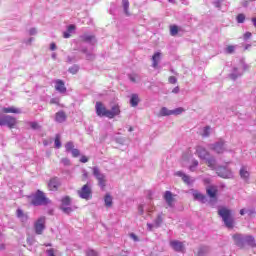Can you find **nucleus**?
<instances>
[{
	"mask_svg": "<svg viewBox=\"0 0 256 256\" xmlns=\"http://www.w3.org/2000/svg\"><path fill=\"white\" fill-rule=\"evenodd\" d=\"M218 215L221 217L227 229H233V227H235V218H233V213L230 209L225 207L219 208Z\"/></svg>",
	"mask_w": 256,
	"mask_h": 256,
	"instance_id": "1",
	"label": "nucleus"
},
{
	"mask_svg": "<svg viewBox=\"0 0 256 256\" xmlns=\"http://www.w3.org/2000/svg\"><path fill=\"white\" fill-rule=\"evenodd\" d=\"M30 199L31 205H34V207H41L51 203V200L41 190H37L35 194H32Z\"/></svg>",
	"mask_w": 256,
	"mask_h": 256,
	"instance_id": "2",
	"label": "nucleus"
},
{
	"mask_svg": "<svg viewBox=\"0 0 256 256\" xmlns=\"http://www.w3.org/2000/svg\"><path fill=\"white\" fill-rule=\"evenodd\" d=\"M233 239L235 241V244L237 247H255V238L253 236H244L243 234H235L233 236Z\"/></svg>",
	"mask_w": 256,
	"mask_h": 256,
	"instance_id": "3",
	"label": "nucleus"
},
{
	"mask_svg": "<svg viewBox=\"0 0 256 256\" xmlns=\"http://www.w3.org/2000/svg\"><path fill=\"white\" fill-rule=\"evenodd\" d=\"M92 173L95 179H97L99 187L102 190L105 189V187H107V176L104 173H102L99 167L97 166H94L92 168Z\"/></svg>",
	"mask_w": 256,
	"mask_h": 256,
	"instance_id": "4",
	"label": "nucleus"
},
{
	"mask_svg": "<svg viewBox=\"0 0 256 256\" xmlns=\"http://www.w3.org/2000/svg\"><path fill=\"white\" fill-rule=\"evenodd\" d=\"M209 149L218 155H222V153H226V151H228L227 142L221 138L217 142L210 144Z\"/></svg>",
	"mask_w": 256,
	"mask_h": 256,
	"instance_id": "5",
	"label": "nucleus"
},
{
	"mask_svg": "<svg viewBox=\"0 0 256 256\" xmlns=\"http://www.w3.org/2000/svg\"><path fill=\"white\" fill-rule=\"evenodd\" d=\"M77 195L80 199H85V201H89V199L93 198V190L91 189V184L87 183L80 190L77 191Z\"/></svg>",
	"mask_w": 256,
	"mask_h": 256,
	"instance_id": "6",
	"label": "nucleus"
},
{
	"mask_svg": "<svg viewBox=\"0 0 256 256\" xmlns=\"http://www.w3.org/2000/svg\"><path fill=\"white\" fill-rule=\"evenodd\" d=\"M0 125L1 127H9V129H13L15 125H17V119L15 117L9 115L0 116Z\"/></svg>",
	"mask_w": 256,
	"mask_h": 256,
	"instance_id": "7",
	"label": "nucleus"
},
{
	"mask_svg": "<svg viewBox=\"0 0 256 256\" xmlns=\"http://www.w3.org/2000/svg\"><path fill=\"white\" fill-rule=\"evenodd\" d=\"M216 173L222 179H233V171L227 166H218Z\"/></svg>",
	"mask_w": 256,
	"mask_h": 256,
	"instance_id": "8",
	"label": "nucleus"
},
{
	"mask_svg": "<svg viewBox=\"0 0 256 256\" xmlns=\"http://www.w3.org/2000/svg\"><path fill=\"white\" fill-rule=\"evenodd\" d=\"M61 210L67 215L75 211V208L71 207V198L69 196H65L61 199Z\"/></svg>",
	"mask_w": 256,
	"mask_h": 256,
	"instance_id": "9",
	"label": "nucleus"
},
{
	"mask_svg": "<svg viewBox=\"0 0 256 256\" xmlns=\"http://www.w3.org/2000/svg\"><path fill=\"white\" fill-rule=\"evenodd\" d=\"M34 231L36 235H43V231H45V216H42L36 220L34 223Z\"/></svg>",
	"mask_w": 256,
	"mask_h": 256,
	"instance_id": "10",
	"label": "nucleus"
},
{
	"mask_svg": "<svg viewBox=\"0 0 256 256\" xmlns=\"http://www.w3.org/2000/svg\"><path fill=\"white\" fill-rule=\"evenodd\" d=\"M47 187L49 191H59V187H61V179L59 177L51 178Z\"/></svg>",
	"mask_w": 256,
	"mask_h": 256,
	"instance_id": "11",
	"label": "nucleus"
},
{
	"mask_svg": "<svg viewBox=\"0 0 256 256\" xmlns=\"http://www.w3.org/2000/svg\"><path fill=\"white\" fill-rule=\"evenodd\" d=\"M96 114L98 115V117H109V110H107V108L103 105V103L101 102H96Z\"/></svg>",
	"mask_w": 256,
	"mask_h": 256,
	"instance_id": "12",
	"label": "nucleus"
},
{
	"mask_svg": "<svg viewBox=\"0 0 256 256\" xmlns=\"http://www.w3.org/2000/svg\"><path fill=\"white\" fill-rule=\"evenodd\" d=\"M170 247H172V249L176 251V253H185V245L181 241H178V240L170 241Z\"/></svg>",
	"mask_w": 256,
	"mask_h": 256,
	"instance_id": "13",
	"label": "nucleus"
},
{
	"mask_svg": "<svg viewBox=\"0 0 256 256\" xmlns=\"http://www.w3.org/2000/svg\"><path fill=\"white\" fill-rule=\"evenodd\" d=\"M163 223V216H161V214H159L157 216V218L154 220V223H147V229L148 231H153V228L155 227V229H159V227H161V224Z\"/></svg>",
	"mask_w": 256,
	"mask_h": 256,
	"instance_id": "14",
	"label": "nucleus"
},
{
	"mask_svg": "<svg viewBox=\"0 0 256 256\" xmlns=\"http://www.w3.org/2000/svg\"><path fill=\"white\" fill-rule=\"evenodd\" d=\"M163 197L168 207H175V198L173 197V193L171 191H166Z\"/></svg>",
	"mask_w": 256,
	"mask_h": 256,
	"instance_id": "15",
	"label": "nucleus"
},
{
	"mask_svg": "<svg viewBox=\"0 0 256 256\" xmlns=\"http://www.w3.org/2000/svg\"><path fill=\"white\" fill-rule=\"evenodd\" d=\"M108 119H115L117 115H121V108L119 105H114L111 107L110 110H108Z\"/></svg>",
	"mask_w": 256,
	"mask_h": 256,
	"instance_id": "16",
	"label": "nucleus"
},
{
	"mask_svg": "<svg viewBox=\"0 0 256 256\" xmlns=\"http://www.w3.org/2000/svg\"><path fill=\"white\" fill-rule=\"evenodd\" d=\"M196 153H197L199 159H202L204 161H206V159L209 157V152L207 151V149H205L202 146H198L196 148Z\"/></svg>",
	"mask_w": 256,
	"mask_h": 256,
	"instance_id": "17",
	"label": "nucleus"
},
{
	"mask_svg": "<svg viewBox=\"0 0 256 256\" xmlns=\"http://www.w3.org/2000/svg\"><path fill=\"white\" fill-rule=\"evenodd\" d=\"M175 175L176 177H181L184 183H186V185H191V183H193L191 177H189V175L185 174L183 171H177Z\"/></svg>",
	"mask_w": 256,
	"mask_h": 256,
	"instance_id": "18",
	"label": "nucleus"
},
{
	"mask_svg": "<svg viewBox=\"0 0 256 256\" xmlns=\"http://www.w3.org/2000/svg\"><path fill=\"white\" fill-rule=\"evenodd\" d=\"M219 190H217V186H208L206 188V193L210 199H215L217 197V193Z\"/></svg>",
	"mask_w": 256,
	"mask_h": 256,
	"instance_id": "19",
	"label": "nucleus"
},
{
	"mask_svg": "<svg viewBox=\"0 0 256 256\" xmlns=\"http://www.w3.org/2000/svg\"><path fill=\"white\" fill-rule=\"evenodd\" d=\"M55 83L56 91L59 93H67V88L65 87V82H63V80H56Z\"/></svg>",
	"mask_w": 256,
	"mask_h": 256,
	"instance_id": "20",
	"label": "nucleus"
},
{
	"mask_svg": "<svg viewBox=\"0 0 256 256\" xmlns=\"http://www.w3.org/2000/svg\"><path fill=\"white\" fill-rule=\"evenodd\" d=\"M56 123H65L67 121V114L63 110L59 111L55 115Z\"/></svg>",
	"mask_w": 256,
	"mask_h": 256,
	"instance_id": "21",
	"label": "nucleus"
},
{
	"mask_svg": "<svg viewBox=\"0 0 256 256\" xmlns=\"http://www.w3.org/2000/svg\"><path fill=\"white\" fill-rule=\"evenodd\" d=\"M192 195H193L195 201H200L201 203H205L207 201V197L197 190H194L192 192Z\"/></svg>",
	"mask_w": 256,
	"mask_h": 256,
	"instance_id": "22",
	"label": "nucleus"
},
{
	"mask_svg": "<svg viewBox=\"0 0 256 256\" xmlns=\"http://www.w3.org/2000/svg\"><path fill=\"white\" fill-rule=\"evenodd\" d=\"M239 175L241 179H243L244 181H249L250 173L249 170L247 169V166L241 167Z\"/></svg>",
	"mask_w": 256,
	"mask_h": 256,
	"instance_id": "23",
	"label": "nucleus"
},
{
	"mask_svg": "<svg viewBox=\"0 0 256 256\" xmlns=\"http://www.w3.org/2000/svg\"><path fill=\"white\" fill-rule=\"evenodd\" d=\"M81 39L85 43H90V45H95V43H97V40L95 39V37L93 35L84 34L81 36Z\"/></svg>",
	"mask_w": 256,
	"mask_h": 256,
	"instance_id": "24",
	"label": "nucleus"
},
{
	"mask_svg": "<svg viewBox=\"0 0 256 256\" xmlns=\"http://www.w3.org/2000/svg\"><path fill=\"white\" fill-rule=\"evenodd\" d=\"M160 61H161V53L160 52L154 53V55L152 56V67L154 69H157Z\"/></svg>",
	"mask_w": 256,
	"mask_h": 256,
	"instance_id": "25",
	"label": "nucleus"
},
{
	"mask_svg": "<svg viewBox=\"0 0 256 256\" xmlns=\"http://www.w3.org/2000/svg\"><path fill=\"white\" fill-rule=\"evenodd\" d=\"M206 163L208 167L212 169V171H217V160L215 159V157H208L206 159Z\"/></svg>",
	"mask_w": 256,
	"mask_h": 256,
	"instance_id": "26",
	"label": "nucleus"
},
{
	"mask_svg": "<svg viewBox=\"0 0 256 256\" xmlns=\"http://www.w3.org/2000/svg\"><path fill=\"white\" fill-rule=\"evenodd\" d=\"M2 113H15L16 115H19L21 113V109L14 106L4 107L2 108Z\"/></svg>",
	"mask_w": 256,
	"mask_h": 256,
	"instance_id": "27",
	"label": "nucleus"
},
{
	"mask_svg": "<svg viewBox=\"0 0 256 256\" xmlns=\"http://www.w3.org/2000/svg\"><path fill=\"white\" fill-rule=\"evenodd\" d=\"M16 215L18 217V219H20L21 223H27V221H29V216H27V214L23 213V210L18 209L16 211Z\"/></svg>",
	"mask_w": 256,
	"mask_h": 256,
	"instance_id": "28",
	"label": "nucleus"
},
{
	"mask_svg": "<svg viewBox=\"0 0 256 256\" xmlns=\"http://www.w3.org/2000/svg\"><path fill=\"white\" fill-rule=\"evenodd\" d=\"M241 75H243V71H239V68L234 67L232 73L230 74V78L235 81L238 77H241Z\"/></svg>",
	"mask_w": 256,
	"mask_h": 256,
	"instance_id": "29",
	"label": "nucleus"
},
{
	"mask_svg": "<svg viewBox=\"0 0 256 256\" xmlns=\"http://www.w3.org/2000/svg\"><path fill=\"white\" fill-rule=\"evenodd\" d=\"M207 253H209V247L208 246H200L197 251L198 256H206Z\"/></svg>",
	"mask_w": 256,
	"mask_h": 256,
	"instance_id": "30",
	"label": "nucleus"
},
{
	"mask_svg": "<svg viewBox=\"0 0 256 256\" xmlns=\"http://www.w3.org/2000/svg\"><path fill=\"white\" fill-rule=\"evenodd\" d=\"M130 104L132 107H137V105H139V95L132 94L130 98Z\"/></svg>",
	"mask_w": 256,
	"mask_h": 256,
	"instance_id": "31",
	"label": "nucleus"
},
{
	"mask_svg": "<svg viewBox=\"0 0 256 256\" xmlns=\"http://www.w3.org/2000/svg\"><path fill=\"white\" fill-rule=\"evenodd\" d=\"M122 6L124 9L125 15L129 17V15H131V13H129V0H122Z\"/></svg>",
	"mask_w": 256,
	"mask_h": 256,
	"instance_id": "32",
	"label": "nucleus"
},
{
	"mask_svg": "<svg viewBox=\"0 0 256 256\" xmlns=\"http://www.w3.org/2000/svg\"><path fill=\"white\" fill-rule=\"evenodd\" d=\"M105 207H111L113 205V197L109 194H106L104 197Z\"/></svg>",
	"mask_w": 256,
	"mask_h": 256,
	"instance_id": "33",
	"label": "nucleus"
},
{
	"mask_svg": "<svg viewBox=\"0 0 256 256\" xmlns=\"http://www.w3.org/2000/svg\"><path fill=\"white\" fill-rule=\"evenodd\" d=\"M160 115H161L162 117H167V116H169V115H172V110H169L167 107H163V108H161V110H160Z\"/></svg>",
	"mask_w": 256,
	"mask_h": 256,
	"instance_id": "34",
	"label": "nucleus"
},
{
	"mask_svg": "<svg viewBox=\"0 0 256 256\" xmlns=\"http://www.w3.org/2000/svg\"><path fill=\"white\" fill-rule=\"evenodd\" d=\"M82 53H84L86 55V59L88 61H93V59H95V55H93V53H90L89 51H87L86 48L82 49Z\"/></svg>",
	"mask_w": 256,
	"mask_h": 256,
	"instance_id": "35",
	"label": "nucleus"
},
{
	"mask_svg": "<svg viewBox=\"0 0 256 256\" xmlns=\"http://www.w3.org/2000/svg\"><path fill=\"white\" fill-rule=\"evenodd\" d=\"M54 145L56 149H61V136L59 134L55 137Z\"/></svg>",
	"mask_w": 256,
	"mask_h": 256,
	"instance_id": "36",
	"label": "nucleus"
},
{
	"mask_svg": "<svg viewBox=\"0 0 256 256\" xmlns=\"http://www.w3.org/2000/svg\"><path fill=\"white\" fill-rule=\"evenodd\" d=\"M177 33H179V27H177V25L170 26V35L175 37Z\"/></svg>",
	"mask_w": 256,
	"mask_h": 256,
	"instance_id": "37",
	"label": "nucleus"
},
{
	"mask_svg": "<svg viewBox=\"0 0 256 256\" xmlns=\"http://www.w3.org/2000/svg\"><path fill=\"white\" fill-rule=\"evenodd\" d=\"M236 47L237 46L229 45L225 48V53H227L228 55H232V53H235Z\"/></svg>",
	"mask_w": 256,
	"mask_h": 256,
	"instance_id": "38",
	"label": "nucleus"
},
{
	"mask_svg": "<svg viewBox=\"0 0 256 256\" xmlns=\"http://www.w3.org/2000/svg\"><path fill=\"white\" fill-rule=\"evenodd\" d=\"M69 73H71L72 75H77V73L79 72V66L77 65H73L72 67H70L68 69Z\"/></svg>",
	"mask_w": 256,
	"mask_h": 256,
	"instance_id": "39",
	"label": "nucleus"
},
{
	"mask_svg": "<svg viewBox=\"0 0 256 256\" xmlns=\"http://www.w3.org/2000/svg\"><path fill=\"white\" fill-rule=\"evenodd\" d=\"M211 135V127L206 126L203 129L202 137H209Z\"/></svg>",
	"mask_w": 256,
	"mask_h": 256,
	"instance_id": "40",
	"label": "nucleus"
},
{
	"mask_svg": "<svg viewBox=\"0 0 256 256\" xmlns=\"http://www.w3.org/2000/svg\"><path fill=\"white\" fill-rule=\"evenodd\" d=\"M128 77L132 83H137V81H139V75L137 74H129Z\"/></svg>",
	"mask_w": 256,
	"mask_h": 256,
	"instance_id": "41",
	"label": "nucleus"
},
{
	"mask_svg": "<svg viewBox=\"0 0 256 256\" xmlns=\"http://www.w3.org/2000/svg\"><path fill=\"white\" fill-rule=\"evenodd\" d=\"M74 145H73V142L70 141V142H67L65 144V150L67 151V153L71 152V150H73L74 148Z\"/></svg>",
	"mask_w": 256,
	"mask_h": 256,
	"instance_id": "42",
	"label": "nucleus"
},
{
	"mask_svg": "<svg viewBox=\"0 0 256 256\" xmlns=\"http://www.w3.org/2000/svg\"><path fill=\"white\" fill-rule=\"evenodd\" d=\"M240 67H242L243 71L249 70V65L245 63L244 59H240Z\"/></svg>",
	"mask_w": 256,
	"mask_h": 256,
	"instance_id": "43",
	"label": "nucleus"
},
{
	"mask_svg": "<svg viewBox=\"0 0 256 256\" xmlns=\"http://www.w3.org/2000/svg\"><path fill=\"white\" fill-rule=\"evenodd\" d=\"M183 111H185V109H183L182 107L175 108L174 110H172V115H181Z\"/></svg>",
	"mask_w": 256,
	"mask_h": 256,
	"instance_id": "44",
	"label": "nucleus"
},
{
	"mask_svg": "<svg viewBox=\"0 0 256 256\" xmlns=\"http://www.w3.org/2000/svg\"><path fill=\"white\" fill-rule=\"evenodd\" d=\"M237 23H245V14H238Z\"/></svg>",
	"mask_w": 256,
	"mask_h": 256,
	"instance_id": "45",
	"label": "nucleus"
},
{
	"mask_svg": "<svg viewBox=\"0 0 256 256\" xmlns=\"http://www.w3.org/2000/svg\"><path fill=\"white\" fill-rule=\"evenodd\" d=\"M71 154L73 157H79L81 155V152L79 151V149L74 148L71 150Z\"/></svg>",
	"mask_w": 256,
	"mask_h": 256,
	"instance_id": "46",
	"label": "nucleus"
},
{
	"mask_svg": "<svg viewBox=\"0 0 256 256\" xmlns=\"http://www.w3.org/2000/svg\"><path fill=\"white\" fill-rule=\"evenodd\" d=\"M86 255L87 256H98L97 252L95 250H93V249H88L86 251Z\"/></svg>",
	"mask_w": 256,
	"mask_h": 256,
	"instance_id": "47",
	"label": "nucleus"
},
{
	"mask_svg": "<svg viewBox=\"0 0 256 256\" xmlns=\"http://www.w3.org/2000/svg\"><path fill=\"white\" fill-rule=\"evenodd\" d=\"M199 165V161L197 160H193L192 161V165L190 166V171H195V167H197Z\"/></svg>",
	"mask_w": 256,
	"mask_h": 256,
	"instance_id": "48",
	"label": "nucleus"
},
{
	"mask_svg": "<svg viewBox=\"0 0 256 256\" xmlns=\"http://www.w3.org/2000/svg\"><path fill=\"white\" fill-rule=\"evenodd\" d=\"M61 163L64 164L66 167H69V165H71V161L69 160V158H62Z\"/></svg>",
	"mask_w": 256,
	"mask_h": 256,
	"instance_id": "49",
	"label": "nucleus"
},
{
	"mask_svg": "<svg viewBox=\"0 0 256 256\" xmlns=\"http://www.w3.org/2000/svg\"><path fill=\"white\" fill-rule=\"evenodd\" d=\"M30 127H31V129H34L35 131H37V129L40 128L39 123H37V122H30Z\"/></svg>",
	"mask_w": 256,
	"mask_h": 256,
	"instance_id": "50",
	"label": "nucleus"
},
{
	"mask_svg": "<svg viewBox=\"0 0 256 256\" xmlns=\"http://www.w3.org/2000/svg\"><path fill=\"white\" fill-rule=\"evenodd\" d=\"M251 37H253V34H251V32H246L243 36L244 41H247L248 39H251Z\"/></svg>",
	"mask_w": 256,
	"mask_h": 256,
	"instance_id": "51",
	"label": "nucleus"
},
{
	"mask_svg": "<svg viewBox=\"0 0 256 256\" xmlns=\"http://www.w3.org/2000/svg\"><path fill=\"white\" fill-rule=\"evenodd\" d=\"M47 256H55V249L51 248L46 250Z\"/></svg>",
	"mask_w": 256,
	"mask_h": 256,
	"instance_id": "52",
	"label": "nucleus"
},
{
	"mask_svg": "<svg viewBox=\"0 0 256 256\" xmlns=\"http://www.w3.org/2000/svg\"><path fill=\"white\" fill-rule=\"evenodd\" d=\"M76 27L75 25L71 24L67 27L68 33H73L75 31Z\"/></svg>",
	"mask_w": 256,
	"mask_h": 256,
	"instance_id": "53",
	"label": "nucleus"
},
{
	"mask_svg": "<svg viewBox=\"0 0 256 256\" xmlns=\"http://www.w3.org/2000/svg\"><path fill=\"white\" fill-rule=\"evenodd\" d=\"M168 81L169 83H171V85H175V83H177V79L175 78V76H170Z\"/></svg>",
	"mask_w": 256,
	"mask_h": 256,
	"instance_id": "54",
	"label": "nucleus"
},
{
	"mask_svg": "<svg viewBox=\"0 0 256 256\" xmlns=\"http://www.w3.org/2000/svg\"><path fill=\"white\" fill-rule=\"evenodd\" d=\"M214 7H216V9H221V1L219 0L214 1Z\"/></svg>",
	"mask_w": 256,
	"mask_h": 256,
	"instance_id": "55",
	"label": "nucleus"
},
{
	"mask_svg": "<svg viewBox=\"0 0 256 256\" xmlns=\"http://www.w3.org/2000/svg\"><path fill=\"white\" fill-rule=\"evenodd\" d=\"M51 105H59V100L57 98H52L50 100Z\"/></svg>",
	"mask_w": 256,
	"mask_h": 256,
	"instance_id": "56",
	"label": "nucleus"
},
{
	"mask_svg": "<svg viewBox=\"0 0 256 256\" xmlns=\"http://www.w3.org/2000/svg\"><path fill=\"white\" fill-rule=\"evenodd\" d=\"M89 161V158H87V156H82L80 158V163H87Z\"/></svg>",
	"mask_w": 256,
	"mask_h": 256,
	"instance_id": "57",
	"label": "nucleus"
},
{
	"mask_svg": "<svg viewBox=\"0 0 256 256\" xmlns=\"http://www.w3.org/2000/svg\"><path fill=\"white\" fill-rule=\"evenodd\" d=\"M63 37H64V39H69V37H71V32H69V31L64 32Z\"/></svg>",
	"mask_w": 256,
	"mask_h": 256,
	"instance_id": "58",
	"label": "nucleus"
},
{
	"mask_svg": "<svg viewBox=\"0 0 256 256\" xmlns=\"http://www.w3.org/2000/svg\"><path fill=\"white\" fill-rule=\"evenodd\" d=\"M29 34H30V35H37V29L31 28V29L29 30Z\"/></svg>",
	"mask_w": 256,
	"mask_h": 256,
	"instance_id": "59",
	"label": "nucleus"
},
{
	"mask_svg": "<svg viewBox=\"0 0 256 256\" xmlns=\"http://www.w3.org/2000/svg\"><path fill=\"white\" fill-rule=\"evenodd\" d=\"M57 49V45L55 43L50 44V50L55 51Z\"/></svg>",
	"mask_w": 256,
	"mask_h": 256,
	"instance_id": "60",
	"label": "nucleus"
},
{
	"mask_svg": "<svg viewBox=\"0 0 256 256\" xmlns=\"http://www.w3.org/2000/svg\"><path fill=\"white\" fill-rule=\"evenodd\" d=\"M179 91H180L179 86H176V87L172 90V93L177 94V93H179Z\"/></svg>",
	"mask_w": 256,
	"mask_h": 256,
	"instance_id": "61",
	"label": "nucleus"
},
{
	"mask_svg": "<svg viewBox=\"0 0 256 256\" xmlns=\"http://www.w3.org/2000/svg\"><path fill=\"white\" fill-rule=\"evenodd\" d=\"M138 210H139L140 215H143V206L140 205Z\"/></svg>",
	"mask_w": 256,
	"mask_h": 256,
	"instance_id": "62",
	"label": "nucleus"
},
{
	"mask_svg": "<svg viewBox=\"0 0 256 256\" xmlns=\"http://www.w3.org/2000/svg\"><path fill=\"white\" fill-rule=\"evenodd\" d=\"M67 62H68V63H73V58H71V56H68V57H67Z\"/></svg>",
	"mask_w": 256,
	"mask_h": 256,
	"instance_id": "63",
	"label": "nucleus"
},
{
	"mask_svg": "<svg viewBox=\"0 0 256 256\" xmlns=\"http://www.w3.org/2000/svg\"><path fill=\"white\" fill-rule=\"evenodd\" d=\"M252 23H253L254 27H256V18H252Z\"/></svg>",
	"mask_w": 256,
	"mask_h": 256,
	"instance_id": "64",
	"label": "nucleus"
}]
</instances>
